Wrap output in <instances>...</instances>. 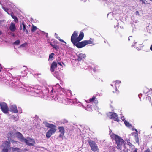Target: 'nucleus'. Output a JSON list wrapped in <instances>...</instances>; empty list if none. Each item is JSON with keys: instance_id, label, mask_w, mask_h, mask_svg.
<instances>
[{"instance_id": "obj_1", "label": "nucleus", "mask_w": 152, "mask_h": 152, "mask_svg": "<svg viewBox=\"0 0 152 152\" xmlns=\"http://www.w3.org/2000/svg\"><path fill=\"white\" fill-rule=\"evenodd\" d=\"M78 32L76 31L74 32L71 36V41L75 46L78 48H80L86 46V40L79 42L83 38L84 34L83 32H80L78 36Z\"/></svg>"}, {"instance_id": "obj_2", "label": "nucleus", "mask_w": 152, "mask_h": 152, "mask_svg": "<svg viewBox=\"0 0 152 152\" xmlns=\"http://www.w3.org/2000/svg\"><path fill=\"white\" fill-rule=\"evenodd\" d=\"M114 138L115 141L117 144L116 147L118 149L121 150L123 147L124 148H125L126 143L123 139L120 136L115 134H114Z\"/></svg>"}, {"instance_id": "obj_3", "label": "nucleus", "mask_w": 152, "mask_h": 152, "mask_svg": "<svg viewBox=\"0 0 152 152\" xmlns=\"http://www.w3.org/2000/svg\"><path fill=\"white\" fill-rule=\"evenodd\" d=\"M89 143L91 149L93 151L95 152L99 151L98 147L95 141L91 140H90L89 141Z\"/></svg>"}, {"instance_id": "obj_4", "label": "nucleus", "mask_w": 152, "mask_h": 152, "mask_svg": "<svg viewBox=\"0 0 152 152\" xmlns=\"http://www.w3.org/2000/svg\"><path fill=\"white\" fill-rule=\"evenodd\" d=\"M23 142H25L27 145L29 146H34L35 143L34 140L30 138H27V139L25 138Z\"/></svg>"}, {"instance_id": "obj_5", "label": "nucleus", "mask_w": 152, "mask_h": 152, "mask_svg": "<svg viewBox=\"0 0 152 152\" xmlns=\"http://www.w3.org/2000/svg\"><path fill=\"white\" fill-rule=\"evenodd\" d=\"M0 106L1 110L4 113H7L9 111V108L7 104L5 102L0 103Z\"/></svg>"}, {"instance_id": "obj_6", "label": "nucleus", "mask_w": 152, "mask_h": 152, "mask_svg": "<svg viewBox=\"0 0 152 152\" xmlns=\"http://www.w3.org/2000/svg\"><path fill=\"white\" fill-rule=\"evenodd\" d=\"M10 141H5L2 145L4 147L2 152H8V149L10 147Z\"/></svg>"}, {"instance_id": "obj_7", "label": "nucleus", "mask_w": 152, "mask_h": 152, "mask_svg": "<svg viewBox=\"0 0 152 152\" xmlns=\"http://www.w3.org/2000/svg\"><path fill=\"white\" fill-rule=\"evenodd\" d=\"M57 129L56 128L50 129L46 133V137L47 139L49 138L56 131Z\"/></svg>"}, {"instance_id": "obj_8", "label": "nucleus", "mask_w": 152, "mask_h": 152, "mask_svg": "<svg viewBox=\"0 0 152 152\" xmlns=\"http://www.w3.org/2000/svg\"><path fill=\"white\" fill-rule=\"evenodd\" d=\"M109 118L110 119H113L115 121L118 122L119 119L117 114L115 113L110 112Z\"/></svg>"}, {"instance_id": "obj_9", "label": "nucleus", "mask_w": 152, "mask_h": 152, "mask_svg": "<svg viewBox=\"0 0 152 152\" xmlns=\"http://www.w3.org/2000/svg\"><path fill=\"white\" fill-rule=\"evenodd\" d=\"M57 99L60 103H63L66 105H67L68 104V101L69 100L68 99H66L63 98H58Z\"/></svg>"}, {"instance_id": "obj_10", "label": "nucleus", "mask_w": 152, "mask_h": 152, "mask_svg": "<svg viewBox=\"0 0 152 152\" xmlns=\"http://www.w3.org/2000/svg\"><path fill=\"white\" fill-rule=\"evenodd\" d=\"M57 63L55 61L53 62L51 64L50 67V71L52 72L55 71V69L57 67Z\"/></svg>"}, {"instance_id": "obj_11", "label": "nucleus", "mask_w": 152, "mask_h": 152, "mask_svg": "<svg viewBox=\"0 0 152 152\" xmlns=\"http://www.w3.org/2000/svg\"><path fill=\"white\" fill-rule=\"evenodd\" d=\"M15 134L16 135L18 138L21 141L23 142L25 138H24L23 135L20 133L17 132L15 133Z\"/></svg>"}, {"instance_id": "obj_12", "label": "nucleus", "mask_w": 152, "mask_h": 152, "mask_svg": "<svg viewBox=\"0 0 152 152\" xmlns=\"http://www.w3.org/2000/svg\"><path fill=\"white\" fill-rule=\"evenodd\" d=\"M10 111L14 113H17L18 111L17 109V106L15 105H12L10 107Z\"/></svg>"}, {"instance_id": "obj_13", "label": "nucleus", "mask_w": 152, "mask_h": 152, "mask_svg": "<svg viewBox=\"0 0 152 152\" xmlns=\"http://www.w3.org/2000/svg\"><path fill=\"white\" fill-rule=\"evenodd\" d=\"M45 125L46 127L50 128V129L56 128V126L54 124L46 122Z\"/></svg>"}, {"instance_id": "obj_14", "label": "nucleus", "mask_w": 152, "mask_h": 152, "mask_svg": "<svg viewBox=\"0 0 152 152\" xmlns=\"http://www.w3.org/2000/svg\"><path fill=\"white\" fill-rule=\"evenodd\" d=\"M10 30L12 32H14L16 30V27L14 23H11V25L10 26Z\"/></svg>"}, {"instance_id": "obj_15", "label": "nucleus", "mask_w": 152, "mask_h": 152, "mask_svg": "<svg viewBox=\"0 0 152 152\" xmlns=\"http://www.w3.org/2000/svg\"><path fill=\"white\" fill-rule=\"evenodd\" d=\"M89 102H94L95 103H97L98 102L97 99L94 96H93L92 98L90 99L89 100Z\"/></svg>"}, {"instance_id": "obj_16", "label": "nucleus", "mask_w": 152, "mask_h": 152, "mask_svg": "<svg viewBox=\"0 0 152 152\" xmlns=\"http://www.w3.org/2000/svg\"><path fill=\"white\" fill-rule=\"evenodd\" d=\"M90 40H86V45L88 44H92L93 45H94V40L93 39L90 38Z\"/></svg>"}, {"instance_id": "obj_17", "label": "nucleus", "mask_w": 152, "mask_h": 152, "mask_svg": "<svg viewBox=\"0 0 152 152\" xmlns=\"http://www.w3.org/2000/svg\"><path fill=\"white\" fill-rule=\"evenodd\" d=\"M22 25L23 26V31H25L26 34H28V31L27 29H26V25L24 24V23H22Z\"/></svg>"}, {"instance_id": "obj_18", "label": "nucleus", "mask_w": 152, "mask_h": 152, "mask_svg": "<svg viewBox=\"0 0 152 152\" xmlns=\"http://www.w3.org/2000/svg\"><path fill=\"white\" fill-rule=\"evenodd\" d=\"M59 132L61 133H64L65 130L64 127L63 126H60L58 127Z\"/></svg>"}, {"instance_id": "obj_19", "label": "nucleus", "mask_w": 152, "mask_h": 152, "mask_svg": "<svg viewBox=\"0 0 152 152\" xmlns=\"http://www.w3.org/2000/svg\"><path fill=\"white\" fill-rule=\"evenodd\" d=\"M86 57V55L85 54H83L82 53H80L79 54V59L80 60H82L83 59H84Z\"/></svg>"}, {"instance_id": "obj_20", "label": "nucleus", "mask_w": 152, "mask_h": 152, "mask_svg": "<svg viewBox=\"0 0 152 152\" xmlns=\"http://www.w3.org/2000/svg\"><path fill=\"white\" fill-rule=\"evenodd\" d=\"M113 83L114 84L115 87L116 89L117 87L118 86V85L120 83H121V81L118 80H116L113 82Z\"/></svg>"}, {"instance_id": "obj_21", "label": "nucleus", "mask_w": 152, "mask_h": 152, "mask_svg": "<svg viewBox=\"0 0 152 152\" xmlns=\"http://www.w3.org/2000/svg\"><path fill=\"white\" fill-rule=\"evenodd\" d=\"M14 135H15V134L14 133L12 132H10L7 134L8 138V139H9V138L10 137H12Z\"/></svg>"}, {"instance_id": "obj_22", "label": "nucleus", "mask_w": 152, "mask_h": 152, "mask_svg": "<svg viewBox=\"0 0 152 152\" xmlns=\"http://www.w3.org/2000/svg\"><path fill=\"white\" fill-rule=\"evenodd\" d=\"M11 16L12 18L14 20V21L16 22H18V20L17 19V17L15 16H14L13 14L12 13L11 14Z\"/></svg>"}, {"instance_id": "obj_23", "label": "nucleus", "mask_w": 152, "mask_h": 152, "mask_svg": "<svg viewBox=\"0 0 152 152\" xmlns=\"http://www.w3.org/2000/svg\"><path fill=\"white\" fill-rule=\"evenodd\" d=\"M124 123L125 125L127 127H130L132 126V125L130 123H129V122L126 121H124Z\"/></svg>"}, {"instance_id": "obj_24", "label": "nucleus", "mask_w": 152, "mask_h": 152, "mask_svg": "<svg viewBox=\"0 0 152 152\" xmlns=\"http://www.w3.org/2000/svg\"><path fill=\"white\" fill-rule=\"evenodd\" d=\"M37 29V27L34 25H33L31 30V31L33 32H34Z\"/></svg>"}, {"instance_id": "obj_25", "label": "nucleus", "mask_w": 152, "mask_h": 152, "mask_svg": "<svg viewBox=\"0 0 152 152\" xmlns=\"http://www.w3.org/2000/svg\"><path fill=\"white\" fill-rule=\"evenodd\" d=\"M50 45H51V46L53 47V48L55 49L56 50L58 51V50L59 49V47L58 46H57L56 45H52V44H51Z\"/></svg>"}, {"instance_id": "obj_26", "label": "nucleus", "mask_w": 152, "mask_h": 152, "mask_svg": "<svg viewBox=\"0 0 152 152\" xmlns=\"http://www.w3.org/2000/svg\"><path fill=\"white\" fill-rule=\"evenodd\" d=\"M54 55V53H52L51 54H50L49 56V60H50V59L52 58L53 57Z\"/></svg>"}, {"instance_id": "obj_27", "label": "nucleus", "mask_w": 152, "mask_h": 152, "mask_svg": "<svg viewBox=\"0 0 152 152\" xmlns=\"http://www.w3.org/2000/svg\"><path fill=\"white\" fill-rule=\"evenodd\" d=\"M19 148H12V151H19Z\"/></svg>"}, {"instance_id": "obj_28", "label": "nucleus", "mask_w": 152, "mask_h": 152, "mask_svg": "<svg viewBox=\"0 0 152 152\" xmlns=\"http://www.w3.org/2000/svg\"><path fill=\"white\" fill-rule=\"evenodd\" d=\"M28 150L27 149H24L20 150L17 152H26V151H28Z\"/></svg>"}, {"instance_id": "obj_29", "label": "nucleus", "mask_w": 152, "mask_h": 152, "mask_svg": "<svg viewBox=\"0 0 152 152\" xmlns=\"http://www.w3.org/2000/svg\"><path fill=\"white\" fill-rule=\"evenodd\" d=\"M20 43V40H17L14 42V44L15 45H18Z\"/></svg>"}, {"instance_id": "obj_30", "label": "nucleus", "mask_w": 152, "mask_h": 152, "mask_svg": "<svg viewBox=\"0 0 152 152\" xmlns=\"http://www.w3.org/2000/svg\"><path fill=\"white\" fill-rule=\"evenodd\" d=\"M131 40L132 41L134 40V38L132 36H129L128 38V40L129 41Z\"/></svg>"}, {"instance_id": "obj_31", "label": "nucleus", "mask_w": 152, "mask_h": 152, "mask_svg": "<svg viewBox=\"0 0 152 152\" xmlns=\"http://www.w3.org/2000/svg\"><path fill=\"white\" fill-rule=\"evenodd\" d=\"M64 136V133H61V134L59 135V138H62Z\"/></svg>"}, {"instance_id": "obj_32", "label": "nucleus", "mask_w": 152, "mask_h": 152, "mask_svg": "<svg viewBox=\"0 0 152 152\" xmlns=\"http://www.w3.org/2000/svg\"><path fill=\"white\" fill-rule=\"evenodd\" d=\"M134 130V129H133ZM135 131L136 132L135 133V137H137V136H138V131L136 129H134Z\"/></svg>"}, {"instance_id": "obj_33", "label": "nucleus", "mask_w": 152, "mask_h": 152, "mask_svg": "<svg viewBox=\"0 0 152 152\" xmlns=\"http://www.w3.org/2000/svg\"><path fill=\"white\" fill-rule=\"evenodd\" d=\"M151 95H150V96L149 94H148V99H149V98L150 100L152 101V93H151Z\"/></svg>"}, {"instance_id": "obj_34", "label": "nucleus", "mask_w": 152, "mask_h": 152, "mask_svg": "<svg viewBox=\"0 0 152 152\" xmlns=\"http://www.w3.org/2000/svg\"><path fill=\"white\" fill-rule=\"evenodd\" d=\"M57 38L61 42H64V43H66L65 42H64L63 40L61 39L60 38V37H57Z\"/></svg>"}, {"instance_id": "obj_35", "label": "nucleus", "mask_w": 152, "mask_h": 152, "mask_svg": "<svg viewBox=\"0 0 152 152\" xmlns=\"http://www.w3.org/2000/svg\"><path fill=\"white\" fill-rule=\"evenodd\" d=\"M121 152H128V149H126V150H125L124 149H123L122 150L121 149Z\"/></svg>"}, {"instance_id": "obj_36", "label": "nucleus", "mask_w": 152, "mask_h": 152, "mask_svg": "<svg viewBox=\"0 0 152 152\" xmlns=\"http://www.w3.org/2000/svg\"><path fill=\"white\" fill-rule=\"evenodd\" d=\"M127 144L130 147H132L133 146V145L130 142H127Z\"/></svg>"}, {"instance_id": "obj_37", "label": "nucleus", "mask_w": 152, "mask_h": 152, "mask_svg": "<svg viewBox=\"0 0 152 152\" xmlns=\"http://www.w3.org/2000/svg\"><path fill=\"white\" fill-rule=\"evenodd\" d=\"M144 152H151L150 150L148 148L144 151Z\"/></svg>"}, {"instance_id": "obj_38", "label": "nucleus", "mask_w": 152, "mask_h": 152, "mask_svg": "<svg viewBox=\"0 0 152 152\" xmlns=\"http://www.w3.org/2000/svg\"><path fill=\"white\" fill-rule=\"evenodd\" d=\"M135 140L137 142H139V138L138 137V136L137 137H135Z\"/></svg>"}, {"instance_id": "obj_39", "label": "nucleus", "mask_w": 152, "mask_h": 152, "mask_svg": "<svg viewBox=\"0 0 152 152\" xmlns=\"http://www.w3.org/2000/svg\"><path fill=\"white\" fill-rule=\"evenodd\" d=\"M98 81L99 83H101L103 82L102 80V79H100V78L98 79Z\"/></svg>"}, {"instance_id": "obj_40", "label": "nucleus", "mask_w": 152, "mask_h": 152, "mask_svg": "<svg viewBox=\"0 0 152 152\" xmlns=\"http://www.w3.org/2000/svg\"><path fill=\"white\" fill-rule=\"evenodd\" d=\"M140 1H142V3L143 4H145V1L144 0H139Z\"/></svg>"}, {"instance_id": "obj_41", "label": "nucleus", "mask_w": 152, "mask_h": 152, "mask_svg": "<svg viewBox=\"0 0 152 152\" xmlns=\"http://www.w3.org/2000/svg\"><path fill=\"white\" fill-rule=\"evenodd\" d=\"M26 45V43L21 44L20 46V47H24Z\"/></svg>"}, {"instance_id": "obj_42", "label": "nucleus", "mask_w": 152, "mask_h": 152, "mask_svg": "<svg viewBox=\"0 0 152 152\" xmlns=\"http://www.w3.org/2000/svg\"><path fill=\"white\" fill-rule=\"evenodd\" d=\"M68 121L67 120H64L63 122L65 123H68Z\"/></svg>"}, {"instance_id": "obj_43", "label": "nucleus", "mask_w": 152, "mask_h": 152, "mask_svg": "<svg viewBox=\"0 0 152 152\" xmlns=\"http://www.w3.org/2000/svg\"><path fill=\"white\" fill-rule=\"evenodd\" d=\"M58 64L59 65H60L61 66H62V64H61V63L60 62H58Z\"/></svg>"}, {"instance_id": "obj_44", "label": "nucleus", "mask_w": 152, "mask_h": 152, "mask_svg": "<svg viewBox=\"0 0 152 152\" xmlns=\"http://www.w3.org/2000/svg\"><path fill=\"white\" fill-rule=\"evenodd\" d=\"M133 152H137V148H135V150L133 151Z\"/></svg>"}, {"instance_id": "obj_45", "label": "nucleus", "mask_w": 152, "mask_h": 152, "mask_svg": "<svg viewBox=\"0 0 152 152\" xmlns=\"http://www.w3.org/2000/svg\"><path fill=\"white\" fill-rule=\"evenodd\" d=\"M2 69V67L1 66V64H0V72L1 71V70Z\"/></svg>"}, {"instance_id": "obj_46", "label": "nucleus", "mask_w": 152, "mask_h": 152, "mask_svg": "<svg viewBox=\"0 0 152 152\" xmlns=\"http://www.w3.org/2000/svg\"><path fill=\"white\" fill-rule=\"evenodd\" d=\"M93 69V70L94 72H95L96 71V69L94 67V68Z\"/></svg>"}, {"instance_id": "obj_47", "label": "nucleus", "mask_w": 152, "mask_h": 152, "mask_svg": "<svg viewBox=\"0 0 152 152\" xmlns=\"http://www.w3.org/2000/svg\"><path fill=\"white\" fill-rule=\"evenodd\" d=\"M150 49L152 51V44L151 45L150 48Z\"/></svg>"}, {"instance_id": "obj_48", "label": "nucleus", "mask_w": 152, "mask_h": 152, "mask_svg": "<svg viewBox=\"0 0 152 152\" xmlns=\"http://www.w3.org/2000/svg\"><path fill=\"white\" fill-rule=\"evenodd\" d=\"M147 90V89H146ZM148 89H147V91H146V92H145V93H146L147 92H148Z\"/></svg>"}, {"instance_id": "obj_49", "label": "nucleus", "mask_w": 152, "mask_h": 152, "mask_svg": "<svg viewBox=\"0 0 152 152\" xmlns=\"http://www.w3.org/2000/svg\"><path fill=\"white\" fill-rule=\"evenodd\" d=\"M2 34V32L0 31V35L1 34Z\"/></svg>"}, {"instance_id": "obj_50", "label": "nucleus", "mask_w": 152, "mask_h": 152, "mask_svg": "<svg viewBox=\"0 0 152 152\" xmlns=\"http://www.w3.org/2000/svg\"><path fill=\"white\" fill-rule=\"evenodd\" d=\"M151 150H152V145L151 147Z\"/></svg>"}, {"instance_id": "obj_51", "label": "nucleus", "mask_w": 152, "mask_h": 152, "mask_svg": "<svg viewBox=\"0 0 152 152\" xmlns=\"http://www.w3.org/2000/svg\"><path fill=\"white\" fill-rule=\"evenodd\" d=\"M136 13H139V12H138V11H136Z\"/></svg>"}, {"instance_id": "obj_52", "label": "nucleus", "mask_w": 152, "mask_h": 152, "mask_svg": "<svg viewBox=\"0 0 152 152\" xmlns=\"http://www.w3.org/2000/svg\"><path fill=\"white\" fill-rule=\"evenodd\" d=\"M53 90H51V93L53 92Z\"/></svg>"}, {"instance_id": "obj_53", "label": "nucleus", "mask_w": 152, "mask_h": 152, "mask_svg": "<svg viewBox=\"0 0 152 152\" xmlns=\"http://www.w3.org/2000/svg\"><path fill=\"white\" fill-rule=\"evenodd\" d=\"M21 27H22V25H20V27H21Z\"/></svg>"}, {"instance_id": "obj_54", "label": "nucleus", "mask_w": 152, "mask_h": 152, "mask_svg": "<svg viewBox=\"0 0 152 152\" xmlns=\"http://www.w3.org/2000/svg\"><path fill=\"white\" fill-rule=\"evenodd\" d=\"M111 86H112L113 87V85H112L111 84Z\"/></svg>"}, {"instance_id": "obj_55", "label": "nucleus", "mask_w": 152, "mask_h": 152, "mask_svg": "<svg viewBox=\"0 0 152 152\" xmlns=\"http://www.w3.org/2000/svg\"><path fill=\"white\" fill-rule=\"evenodd\" d=\"M110 132H112V130H110Z\"/></svg>"}, {"instance_id": "obj_56", "label": "nucleus", "mask_w": 152, "mask_h": 152, "mask_svg": "<svg viewBox=\"0 0 152 152\" xmlns=\"http://www.w3.org/2000/svg\"><path fill=\"white\" fill-rule=\"evenodd\" d=\"M110 132H112V130H110Z\"/></svg>"}, {"instance_id": "obj_57", "label": "nucleus", "mask_w": 152, "mask_h": 152, "mask_svg": "<svg viewBox=\"0 0 152 152\" xmlns=\"http://www.w3.org/2000/svg\"><path fill=\"white\" fill-rule=\"evenodd\" d=\"M88 105H87V107H88Z\"/></svg>"}, {"instance_id": "obj_58", "label": "nucleus", "mask_w": 152, "mask_h": 152, "mask_svg": "<svg viewBox=\"0 0 152 152\" xmlns=\"http://www.w3.org/2000/svg\"><path fill=\"white\" fill-rule=\"evenodd\" d=\"M144 1H146V0H144Z\"/></svg>"}, {"instance_id": "obj_59", "label": "nucleus", "mask_w": 152, "mask_h": 152, "mask_svg": "<svg viewBox=\"0 0 152 152\" xmlns=\"http://www.w3.org/2000/svg\"><path fill=\"white\" fill-rule=\"evenodd\" d=\"M151 1H152V0H150Z\"/></svg>"}]
</instances>
